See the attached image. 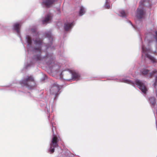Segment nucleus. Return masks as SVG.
Returning a JSON list of instances; mask_svg holds the SVG:
<instances>
[{"label": "nucleus", "mask_w": 157, "mask_h": 157, "mask_svg": "<svg viewBox=\"0 0 157 157\" xmlns=\"http://www.w3.org/2000/svg\"><path fill=\"white\" fill-rule=\"evenodd\" d=\"M52 131L53 132V129H52Z\"/></svg>", "instance_id": "bb28decb"}, {"label": "nucleus", "mask_w": 157, "mask_h": 157, "mask_svg": "<svg viewBox=\"0 0 157 157\" xmlns=\"http://www.w3.org/2000/svg\"><path fill=\"white\" fill-rule=\"evenodd\" d=\"M135 83L136 84L141 91L144 94H145L147 91L145 82H143L138 80H136L135 81Z\"/></svg>", "instance_id": "39448f33"}, {"label": "nucleus", "mask_w": 157, "mask_h": 157, "mask_svg": "<svg viewBox=\"0 0 157 157\" xmlns=\"http://www.w3.org/2000/svg\"><path fill=\"white\" fill-rule=\"evenodd\" d=\"M46 37L49 39L50 41L52 40V37L51 33L50 32H48L46 34Z\"/></svg>", "instance_id": "b1692460"}, {"label": "nucleus", "mask_w": 157, "mask_h": 157, "mask_svg": "<svg viewBox=\"0 0 157 157\" xmlns=\"http://www.w3.org/2000/svg\"><path fill=\"white\" fill-rule=\"evenodd\" d=\"M56 0H45V1L43 2V3L46 7H49L53 2H55Z\"/></svg>", "instance_id": "f8f14e48"}, {"label": "nucleus", "mask_w": 157, "mask_h": 157, "mask_svg": "<svg viewBox=\"0 0 157 157\" xmlns=\"http://www.w3.org/2000/svg\"><path fill=\"white\" fill-rule=\"evenodd\" d=\"M85 12V8L82 6L80 8L79 11V15L80 16L82 15L83 14H84Z\"/></svg>", "instance_id": "6ab92c4d"}, {"label": "nucleus", "mask_w": 157, "mask_h": 157, "mask_svg": "<svg viewBox=\"0 0 157 157\" xmlns=\"http://www.w3.org/2000/svg\"><path fill=\"white\" fill-rule=\"evenodd\" d=\"M72 76L73 78L77 80L79 79L80 77L79 74L76 72H74L72 74Z\"/></svg>", "instance_id": "a211bd4d"}, {"label": "nucleus", "mask_w": 157, "mask_h": 157, "mask_svg": "<svg viewBox=\"0 0 157 157\" xmlns=\"http://www.w3.org/2000/svg\"><path fill=\"white\" fill-rule=\"evenodd\" d=\"M129 22H130V23L132 25V26H133V25H132V24L131 22L130 21Z\"/></svg>", "instance_id": "393cba45"}, {"label": "nucleus", "mask_w": 157, "mask_h": 157, "mask_svg": "<svg viewBox=\"0 0 157 157\" xmlns=\"http://www.w3.org/2000/svg\"><path fill=\"white\" fill-rule=\"evenodd\" d=\"M20 26V24L19 23H16L13 25L14 29L18 33L20 32L19 29Z\"/></svg>", "instance_id": "4468645a"}, {"label": "nucleus", "mask_w": 157, "mask_h": 157, "mask_svg": "<svg viewBox=\"0 0 157 157\" xmlns=\"http://www.w3.org/2000/svg\"><path fill=\"white\" fill-rule=\"evenodd\" d=\"M53 137L52 138V140L51 143H58V138L57 136L53 134Z\"/></svg>", "instance_id": "f3484780"}, {"label": "nucleus", "mask_w": 157, "mask_h": 157, "mask_svg": "<svg viewBox=\"0 0 157 157\" xmlns=\"http://www.w3.org/2000/svg\"><path fill=\"white\" fill-rule=\"evenodd\" d=\"M58 143H51L50 144V151L52 153L54 152L55 147H59V145L58 144Z\"/></svg>", "instance_id": "9b49d317"}, {"label": "nucleus", "mask_w": 157, "mask_h": 157, "mask_svg": "<svg viewBox=\"0 0 157 157\" xmlns=\"http://www.w3.org/2000/svg\"><path fill=\"white\" fill-rule=\"evenodd\" d=\"M120 16L122 17H124L127 16V14L124 10H121L120 11Z\"/></svg>", "instance_id": "5701e85b"}, {"label": "nucleus", "mask_w": 157, "mask_h": 157, "mask_svg": "<svg viewBox=\"0 0 157 157\" xmlns=\"http://www.w3.org/2000/svg\"><path fill=\"white\" fill-rule=\"evenodd\" d=\"M35 37L36 39L35 40L33 39V40L34 44L35 45L36 48L33 49V51L36 52H41V40L39 38Z\"/></svg>", "instance_id": "20e7f679"}, {"label": "nucleus", "mask_w": 157, "mask_h": 157, "mask_svg": "<svg viewBox=\"0 0 157 157\" xmlns=\"http://www.w3.org/2000/svg\"><path fill=\"white\" fill-rule=\"evenodd\" d=\"M156 123L157 124V120H156Z\"/></svg>", "instance_id": "a878e982"}, {"label": "nucleus", "mask_w": 157, "mask_h": 157, "mask_svg": "<svg viewBox=\"0 0 157 157\" xmlns=\"http://www.w3.org/2000/svg\"><path fill=\"white\" fill-rule=\"evenodd\" d=\"M35 59L36 60H43V59H44V60H45L46 62L48 61L47 62V63L49 67L50 68H52L54 70L55 67H59L58 66L56 65L54 63L52 60V59L51 58V56L49 55H48L43 58H42L40 55H37L35 56Z\"/></svg>", "instance_id": "f257e3e1"}, {"label": "nucleus", "mask_w": 157, "mask_h": 157, "mask_svg": "<svg viewBox=\"0 0 157 157\" xmlns=\"http://www.w3.org/2000/svg\"><path fill=\"white\" fill-rule=\"evenodd\" d=\"M121 82L131 84L132 85H133L134 84L133 82H132L131 81L126 79H122L121 81Z\"/></svg>", "instance_id": "dca6fc26"}, {"label": "nucleus", "mask_w": 157, "mask_h": 157, "mask_svg": "<svg viewBox=\"0 0 157 157\" xmlns=\"http://www.w3.org/2000/svg\"><path fill=\"white\" fill-rule=\"evenodd\" d=\"M150 103L152 107H153L155 104V99L154 97H151L149 99Z\"/></svg>", "instance_id": "2eb2a0df"}, {"label": "nucleus", "mask_w": 157, "mask_h": 157, "mask_svg": "<svg viewBox=\"0 0 157 157\" xmlns=\"http://www.w3.org/2000/svg\"><path fill=\"white\" fill-rule=\"evenodd\" d=\"M146 38L145 39V40H146Z\"/></svg>", "instance_id": "c85d7f7f"}, {"label": "nucleus", "mask_w": 157, "mask_h": 157, "mask_svg": "<svg viewBox=\"0 0 157 157\" xmlns=\"http://www.w3.org/2000/svg\"><path fill=\"white\" fill-rule=\"evenodd\" d=\"M60 90V86L59 85L56 83H54L50 88V93L51 94H55L56 95Z\"/></svg>", "instance_id": "0eeeda50"}, {"label": "nucleus", "mask_w": 157, "mask_h": 157, "mask_svg": "<svg viewBox=\"0 0 157 157\" xmlns=\"http://www.w3.org/2000/svg\"><path fill=\"white\" fill-rule=\"evenodd\" d=\"M52 19V15L51 14H48L45 16V18L42 21L43 23L44 24H46L51 21Z\"/></svg>", "instance_id": "1a4fd4ad"}, {"label": "nucleus", "mask_w": 157, "mask_h": 157, "mask_svg": "<svg viewBox=\"0 0 157 157\" xmlns=\"http://www.w3.org/2000/svg\"><path fill=\"white\" fill-rule=\"evenodd\" d=\"M135 29H136V27H134Z\"/></svg>", "instance_id": "cd10ccee"}, {"label": "nucleus", "mask_w": 157, "mask_h": 157, "mask_svg": "<svg viewBox=\"0 0 157 157\" xmlns=\"http://www.w3.org/2000/svg\"><path fill=\"white\" fill-rule=\"evenodd\" d=\"M149 76L150 77H151L153 76L155 77V82L153 85L155 89V92L157 96V70H155L153 71L151 73H149Z\"/></svg>", "instance_id": "6e6552de"}, {"label": "nucleus", "mask_w": 157, "mask_h": 157, "mask_svg": "<svg viewBox=\"0 0 157 157\" xmlns=\"http://www.w3.org/2000/svg\"><path fill=\"white\" fill-rule=\"evenodd\" d=\"M147 1H144L142 0L140 2V5L137 9L136 17L139 19H140L143 18L145 14V12L144 11L143 8L142 6H147L146 4V3L147 2Z\"/></svg>", "instance_id": "f03ea898"}, {"label": "nucleus", "mask_w": 157, "mask_h": 157, "mask_svg": "<svg viewBox=\"0 0 157 157\" xmlns=\"http://www.w3.org/2000/svg\"><path fill=\"white\" fill-rule=\"evenodd\" d=\"M141 73L143 75H146L149 73V71L146 69H143L141 70Z\"/></svg>", "instance_id": "aec40b11"}, {"label": "nucleus", "mask_w": 157, "mask_h": 157, "mask_svg": "<svg viewBox=\"0 0 157 157\" xmlns=\"http://www.w3.org/2000/svg\"><path fill=\"white\" fill-rule=\"evenodd\" d=\"M33 78L32 76L27 77L26 79L22 80L21 82V84L22 86H25L28 87L29 89H32L33 88V86L30 87L28 85V84L30 82H33Z\"/></svg>", "instance_id": "423d86ee"}, {"label": "nucleus", "mask_w": 157, "mask_h": 157, "mask_svg": "<svg viewBox=\"0 0 157 157\" xmlns=\"http://www.w3.org/2000/svg\"><path fill=\"white\" fill-rule=\"evenodd\" d=\"M142 49L143 53L142 54V57H145L149 59L152 63H155L156 62V59L154 57L150 55L148 53L150 52V50L149 49L146 48L144 46H143L142 47Z\"/></svg>", "instance_id": "7ed1b4c3"}, {"label": "nucleus", "mask_w": 157, "mask_h": 157, "mask_svg": "<svg viewBox=\"0 0 157 157\" xmlns=\"http://www.w3.org/2000/svg\"><path fill=\"white\" fill-rule=\"evenodd\" d=\"M73 25V23L67 22L65 23L64 29L65 30L67 31L71 29Z\"/></svg>", "instance_id": "9d476101"}, {"label": "nucleus", "mask_w": 157, "mask_h": 157, "mask_svg": "<svg viewBox=\"0 0 157 157\" xmlns=\"http://www.w3.org/2000/svg\"><path fill=\"white\" fill-rule=\"evenodd\" d=\"M26 39H27V42L28 43V51L30 49V47L32 45V41L30 37L29 36H26Z\"/></svg>", "instance_id": "ddd939ff"}, {"label": "nucleus", "mask_w": 157, "mask_h": 157, "mask_svg": "<svg viewBox=\"0 0 157 157\" xmlns=\"http://www.w3.org/2000/svg\"><path fill=\"white\" fill-rule=\"evenodd\" d=\"M109 0H106V2L104 6V7L106 9H109L110 8V6L109 4Z\"/></svg>", "instance_id": "412c9836"}, {"label": "nucleus", "mask_w": 157, "mask_h": 157, "mask_svg": "<svg viewBox=\"0 0 157 157\" xmlns=\"http://www.w3.org/2000/svg\"><path fill=\"white\" fill-rule=\"evenodd\" d=\"M154 33L155 34V35H154L153 37L155 38L156 39V41L157 42V31H155V32H153L152 33L151 32V33H150L149 34H148L147 36V37H148L149 36H150L151 34Z\"/></svg>", "instance_id": "4be33fe9"}]
</instances>
